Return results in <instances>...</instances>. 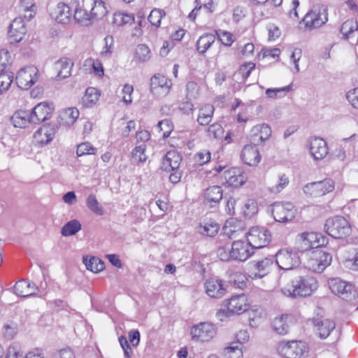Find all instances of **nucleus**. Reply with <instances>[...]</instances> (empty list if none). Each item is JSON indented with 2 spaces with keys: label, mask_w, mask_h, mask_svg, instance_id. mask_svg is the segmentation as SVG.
I'll use <instances>...</instances> for the list:
<instances>
[{
  "label": "nucleus",
  "mask_w": 358,
  "mask_h": 358,
  "mask_svg": "<svg viewBox=\"0 0 358 358\" xmlns=\"http://www.w3.org/2000/svg\"><path fill=\"white\" fill-rule=\"evenodd\" d=\"M329 287L331 291H351L353 285L342 280L339 278H333L328 280Z\"/></svg>",
  "instance_id": "58836bf2"
},
{
  "label": "nucleus",
  "mask_w": 358,
  "mask_h": 358,
  "mask_svg": "<svg viewBox=\"0 0 358 358\" xmlns=\"http://www.w3.org/2000/svg\"><path fill=\"white\" fill-rule=\"evenodd\" d=\"M157 127L160 131H163V137L167 138L170 136L171 132L172 131L173 124L170 120L165 119L158 122Z\"/></svg>",
  "instance_id": "69168bd1"
},
{
  "label": "nucleus",
  "mask_w": 358,
  "mask_h": 358,
  "mask_svg": "<svg viewBox=\"0 0 358 358\" xmlns=\"http://www.w3.org/2000/svg\"><path fill=\"white\" fill-rule=\"evenodd\" d=\"M324 310L321 308H317L315 316L312 319L315 331L321 338H326L331 331L335 329L334 321L329 319H324Z\"/></svg>",
  "instance_id": "6e6552de"
},
{
  "label": "nucleus",
  "mask_w": 358,
  "mask_h": 358,
  "mask_svg": "<svg viewBox=\"0 0 358 358\" xmlns=\"http://www.w3.org/2000/svg\"><path fill=\"white\" fill-rule=\"evenodd\" d=\"M10 62L11 57L10 52L5 49L0 50V72L6 71Z\"/></svg>",
  "instance_id": "680f3d73"
},
{
  "label": "nucleus",
  "mask_w": 358,
  "mask_h": 358,
  "mask_svg": "<svg viewBox=\"0 0 358 358\" xmlns=\"http://www.w3.org/2000/svg\"><path fill=\"white\" fill-rule=\"evenodd\" d=\"M275 262L278 267L283 270H291L297 267L300 263V257L295 249L282 248L275 254Z\"/></svg>",
  "instance_id": "39448f33"
},
{
  "label": "nucleus",
  "mask_w": 358,
  "mask_h": 358,
  "mask_svg": "<svg viewBox=\"0 0 358 358\" xmlns=\"http://www.w3.org/2000/svg\"><path fill=\"white\" fill-rule=\"evenodd\" d=\"M51 15L57 22L66 24L70 22L72 14L70 7L67 4L60 2L52 11Z\"/></svg>",
  "instance_id": "393cba45"
},
{
  "label": "nucleus",
  "mask_w": 358,
  "mask_h": 358,
  "mask_svg": "<svg viewBox=\"0 0 358 358\" xmlns=\"http://www.w3.org/2000/svg\"><path fill=\"white\" fill-rule=\"evenodd\" d=\"M224 177L226 182L232 187H239L245 183V177L241 173V171L237 169H231L225 171Z\"/></svg>",
  "instance_id": "bb28decb"
},
{
  "label": "nucleus",
  "mask_w": 358,
  "mask_h": 358,
  "mask_svg": "<svg viewBox=\"0 0 358 358\" xmlns=\"http://www.w3.org/2000/svg\"><path fill=\"white\" fill-rule=\"evenodd\" d=\"M224 353L229 358H242L241 345L238 343H231L229 346L224 348Z\"/></svg>",
  "instance_id": "49530a36"
},
{
  "label": "nucleus",
  "mask_w": 358,
  "mask_h": 358,
  "mask_svg": "<svg viewBox=\"0 0 358 358\" xmlns=\"http://www.w3.org/2000/svg\"><path fill=\"white\" fill-rule=\"evenodd\" d=\"M214 113V107L210 104H206L201 107L199 112L197 122L201 125H207L211 120Z\"/></svg>",
  "instance_id": "2f4dec72"
},
{
  "label": "nucleus",
  "mask_w": 358,
  "mask_h": 358,
  "mask_svg": "<svg viewBox=\"0 0 358 358\" xmlns=\"http://www.w3.org/2000/svg\"><path fill=\"white\" fill-rule=\"evenodd\" d=\"M146 146L144 144L136 146L132 151V158L136 162H145L147 156L145 154Z\"/></svg>",
  "instance_id": "864d4df0"
},
{
  "label": "nucleus",
  "mask_w": 358,
  "mask_h": 358,
  "mask_svg": "<svg viewBox=\"0 0 358 358\" xmlns=\"http://www.w3.org/2000/svg\"><path fill=\"white\" fill-rule=\"evenodd\" d=\"M306 266L316 273L322 272L331 264V256L322 249L312 250L306 253Z\"/></svg>",
  "instance_id": "f03ea898"
},
{
  "label": "nucleus",
  "mask_w": 358,
  "mask_h": 358,
  "mask_svg": "<svg viewBox=\"0 0 358 358\" xmlns=\"http://www.w3.org/2000/svg\"><path fill=\"white\" fill-rule=\"evenodd\" d=\"M241 159L245 164L253 166L260 162L261 155L255 145H246L242 150Z\"/></svg>",
  "instance_id": "a211bd4d"
},
{
  "label": "nucleus",
  "mask_w": 358,
  "mask_h": 358,
  "mask_svg": "<svg viewBox=\"0 0 358 358\" xmlns=\"http://www.w3.org/2000/svg\"><path fill=\"white\" fill-rule=\"evenodd\" d=\"M227 312L220 310L216 313L217 317L220 320H223V317L228 314H241L249 310L250 303L247 296L244 294H240L232 296L226 301Z\"/></svg>",
  "instance_id": "f257e3e1"
},
{
  "label": "nucleus",
  "mask_w": 358,
  "mask_h": 358,
  "mask_svg": "<svg viewBox=\"0 0 358 358\" xmlns=\"http://www.w3.org/2000/svg\"><path fill=\"white\" fill-rule=\"evenodd\" d=\"M334 189V182L331 179L313 182L306 185L303 190L304 193L310 196H322Z\"/></svg>",
  "instance_id": "1a4fd4ad"
},
{
  "label": "nucleus",
  "mask_w": 358,
  "mask_h": 358,
  "mask_svg": "<svg viewBox=\"0 0 358 358\" xmlns=\"http://www.w3.org/2000/svg\"><path fill=\"white\" fill-rule=\"evenodd\" d=\"M215 334L214 326L208 322H201L194 326L191 329L192 339L197 341H208L215 336Z\"/></svg>",
  "instance_id": "ddd939ff"
},
{
  "label": "nucleus",
  "mask_w": 358,
  "mask_h": 358,
  "mask_svg": "<svg viewBox=\"0 0 358 358\" xmlns=\"http://www.w3.org/2000/svg\"><path fill=\"white\" fill-rule=\"evenodd\" d=\"M134 20V17L131 15L122 13H115L113 17V23L117 26L131 23Z\"/></svg>",
  "instance_id": "13d9d810"
},
{
  "label": "nucleus",
  "mask_w": 358,
  "mask_h": 358,
  "mask_svg": "<svg viewBox=\"0 0 358 358\" xmlns=\"http://www.w3.org/2000/svg\"><path fill=\"white\" fill-rule=\"evenodd\" d=\"M56 128L53 125H44L38 129L34 134L36 143L45 145L50 143L55 137Z\"/></svg>",
  "instance_id": "aec40b11"
},
{
  "label": "nucleus",
  "mask_w": 358,
  "mask_h": 358,
  "mask_svg": "<svg viewBox=\"0 0 358 358\" xmlns=\"http://www.w3.org/2000/svg\"><path fill=\"white\" fill-rule=\"evenodd\" d=\"M271 128L266 124L255 125L251 130V141L255 145L262 143L271 137Z\"/></svg>",
  "instance_id": "f3484780"
},
{
  "label": "nucleus",
  "mask_w": 358,
  "mask_h": 358,
  "mask_svg": "<svg viewBox=\"0 0 358 358\" xmlns=\"http://www.w3.org/2000/svg\"><path fill=\"white\" fill-rule=\"evenodd\" d=\"M83 262L87 269L93 273L101 271L105 266L104 262L96 257H90V258L84 257Z\"/></svg>",
  "instance_id": "f704fd0d"
},
{
  "label": "nucleus",
  "mask_w": 358,
  "mask_h": 358,
  "mask_svg": "<svg viewBox=\"0 0 358 358\" xmlns=\"http://www.w3.org/2000/svg\"><path fill=\"white\" fill-rule=\"evenodd\" d=\"M73 18L76 22L83 26H89L93 23L90 13H88L85 9L79 5L76 8Z\"/></svg>",
  "instance_id": "473e14b6"
},
{
  "label": "nucleus",
  "mask_w": 358,
  "mask_h": 358,
  "mask_svg": "<svg viewBox=\"0 0 358 358\" xmlns=\"http://www.w3.org/2000/svg\"><path fill=\"white\" fill-rule=\"evenodd\" d=\"M272 214L276 222H287L294 217L295 210L291 203H275L273 206Z\"/></svg>",
  "instance_id": "9b49d317"
},
{
  "label": "nucleus",
  "mask_w": 358,
  "mask_h": 358,
  "mask_svg": "<svg viewBox=\"0 0 358 358\" xmlns=\"http://www.w3.org/2000/svg\"><path fill=\"white\" fill-rule=\"evenodd\" d=\"M341 33L343 37L355 43L358 41V24L354 20H348L343 23L341 27Z\"/></svg>",
  "instance_id": "b1692460"
},
{
  "label": "nucleus",
  "mask_w": 358,
  "mask_h": 358,
  "mask_svg": "<svg viewBox=\"0 0 358 358\" xmlns=\"http://www.w3.org/2000/svg\"><path fill=\"white\" fill-rule=\"evenodd\" d=\"M100 94L94 87H88L81 99V104L85 108L94 106L99 100Z\"/></svg>",
  "instance_id": "7c9ffc66"
},
{
  "label": "nucleus",
  "mask_w": 358,
  "mask_h": 358,
  "mask_svg": "<svg viewBox=\"0 0 358 358\" xmlns=\"http://www.w3.org/2000/svg\"><path fill=\"white\" fill-rule=\"evenodd\" d=\"M206 291H220L225 289L222 281L217 278H210L205 282Z\"/></svg>",
  "instance_id": "8fccbe9b"
},
{
  "label": "nucleus",
  "mask_w": 358,
  "mask_h": 358,
  "mask_svg": "<svg viewBox=\"0 0 358 358\" xmlns=\"http://www.w3.org/2000/svg\"><path fill=\"white\" fill-rule=\"evenodd\" d=\"M135 57L141 62L147 61L150 58V50L148 47L143 44L137 45L135 52Z\"/></svg>",
  "instance_id": "5fc2aeb1"
},
{
  "label": "nucleus",
  "mask_w": 358,
  "mask_h": 358,
  "mask_svg": "<svg viewBox=\"0 0 358 358\" xmlns=\"http://www.w3.org/2000/svg\"><path fill=\"white\" fill-rule=\"evenodd\" d=\"M328 20L327 8L324 6L315 7L306 14L303 19V23L306 30H312L319 28Z\"/></svg>",
  "instance_id": "423d86ee"
},
{
  "label": "nucleus",
  "mask_w": 358,
  "mask_h": 358,
  "mask_svg": "<svg viewBox=\"0 0 358 358\" xmlns=\"http://www.w3.org/2000/svg\"><path fill=\"white\" fill-rule=\"evenodd\" d=\"M87 206L93 213L101 215L103 214V208L99 205L96 196L94 194H90L87 199Z\"/></svg>",
  "instance_id": "09e8293b"
},
{
  "label": "nucleus",
  "mask_w": 358,
  "mask_h": 358,
  "mask_svg": "<svg viewBox=\"0 0 358 358\" xmlns=\"http://www.w3.org/2000/svg\"><path fill=\"white\" fill-rule=\"evenodd\" d=\"M38 79V70L34 66H29L21 69L16 76V83L19 87L27 90Z\"/></svg>",
  "instance_id": "9d476101"
},
{
  "label": "nucleus",
  "mask_w": 358,
  "mask_h": 358,
  "mask_svg": "<svg viewBox=\"0 0 358 358\" xmlns=\"http://www.w3.org/2000/svg\"><path fill=\"white\" fill-rule=\"evenodd\" d=\"M108 13L106 3L103 0H94L93 6L90 10L91 17L94 21L102 20Z\"/></svg>",
  "instance_id": "c756f323"
},
{
  "label": "nucleus",
  "mask_w": 358,
  "mask_h": 358,
  "mask_svg": "<svg viewBox=\"0 0 358 358\" xmlns=\"http://www.w3.org/2000/svg\"><path fill=\"white\" fill-rule=\"evenodd\" d=\"M326 232L335 238H342L350 233L348 220L341 216L329 218L324 224Z\"/></svg>",
  "instance_id": "20e7f679"
},
{
  "label": "nucleus",
  "mask_w": 358,
  "mask_h": 358,
  "mask_svg": "<svg viewBox=\"0 0 358 358\" xmlns=\"http://www.w3.org/2000/svg\"><path fill=\"white\" fill-rule=\"evenodd\" d=\"M273 263V259L268 257L255 262L253 264L254 273L252 275H254V278H263L270 272Z\"/></svg>",
  "instance_id": "a878e982"
},
{
  "label": "nucleus",
  "mask_w": 358,
  "mask_h": 358,
  "mask_svg": "<svg viewBox=\"0 0 358 358\" xmlns=\"http://www.w3.org/2000/svg\"><path fill=\"white\" fill-rule=\"evenodd\" d=\"M292 90V85L280 88H268L266 90L265 93L268 98H277L280 93L285 94Z\"/></svg>",
  "instance_id": "e2e57ef3"
},
{
  "label": "nucleus",
  "mask_w": 358,
  "mask_h": 358,
  "mask_svg": "<svg viewBox=\"0 0 358 358\" xmlns=\"http://www.w3.org/2000/svg\"><path fill=\"white\" fill-rule=\"evenodd\" d=\"M22 352L17 345H10L6 351L5 358H23Z\"/></svg>",
  "instance_id": "774afa93"
},
{
  "label": "nucleus",
  "mask_w": 358,
  "mask_h": 358,
  "mask_svg": "<svg viewBox=\"0 0 358 358\" xmlns=\"http://www.w3.org/2000/svg\"><path fill=\"white\" fill-rule=\"evenodd\" d=\"M96 149L89 142H85L78 145L76 154L78 157L85 155H94Z\"/></svg>",
  "instance_id": "4d7b16f0"
},
{
  "label": "nucleus",
  "mask_w": 358,
  "mask_h": 358,
  "mask_svg": "<svg viewBox=\"0 0 358 358\" xmlns=\"http://www.w3.org/2000/svg\"><path fill=\"white\" fill-rule=\"evenodd\" d=\"M21 8L24 11V17L27 20L32 19L36 14V5L31 0H21Z\"/></svg>",
  "instance_id": "a18cd8bd"
},
{
  "label": "nucleus",
  "mask_w": 358,
  "mask_h": 358,
  "mask_svg": "<svg viewBox=\"0 0 358 358\" xmlns=\"http://www.w3.org/2000/svg\"><path fill=\"white\" fill-rule=\"evenodd\" d=\"M207 136L210 138L220 139L222 138L224 134V129L222 125L218 123L210 124L207 130Z\"/></svg>",
  "instance_id": "de8ad7c7"
},
{
  "label": "nucleus",
  "mask_w": 358,
  "mask_h": 358,
  "mask_svg": "<svg viewBox=\"0 0 358 358\" xmlns=\"http://www.w3.org/2000/svg\"><path fill=\"white\" fill-rule=\"evenodd\" d=\"M248 314L250 326L252 328H257L262 322L265 312L262 308L255 307L250 310Z\"/></svg>",
  "instance_id": "72a5a7b5"
},
{
  "label": "nucleus",
  "mask_w": 358,
  "mask_h": 358,
  "mask_svg": "<svg viewBox=\"0 0 358 358\" xmlns=\"http://www.w3.org/2000/svg\"><path fill=\"white\" fill-rule=\"evenodd\" d=\"M11 122L15 127L25 128L31 122V113L27 110H18L11 117Z\"/></svg>",
  "instance_id": "c85d7f7f"
},
{
  "label": "nucleus",
  "mask_w": 358,
  "mask_h": 358,
  "mask_svg": "<svg viewBox=\"0 0 358 358\" xmlns=\"http://www.w3.org/2000/svg\"><path fill=\"white\" fill-rule=\"evenodd\" d=\"M278 353L285 358H302L307 355L308 348L302 341L280 342L278 345Z\"/></svg>",
  "instance_id": "7ed1b4c3"
},
{
  "label": "nucleus",
  "mask_w": 358,
  "mask_h": 358,
  "mask_svg": "<svg viewBox=\"0 0 358 358\" xmlns=\"http://www.w3.org/2000/svg\"><path fill=\"white\" fill-rule=\"evenodd\" d=\"M166 15V13L164 10L159 8H154L150 13L148 16V20L150 22L158 27L160 26L161 20L163 17Z\"/></svg>",
  "instance_id": "3c124183"
},
{
  "label": "nucleus",
  "mask_w": 358,
  "mask_h": 358,
  "mask_svg": "<svg viewBox=\"0 0 358 358\" xmlns=\"http://www.w3.org/2000/svg\"><path fill=\"white\" fill-rule=\"evenodd\" d=\"M289 182L288 176L285 173H280L278 176L276 183L269 187L268 189L271 193H280L288 185Z\"/></svg>",
  "instance_id": "37998d69"
},
{
  "label": "nucleus",
  "mask_w": 358,
  "mask_h": 358,
  "mask_svg": "<svg viewBox=\"0 0 358 358\" xmlns=\"http://www.w3.org/2000/svg\"><path fill=\"white\" fill-rule=\"evenodd\" d=\"M304 236H308L313 247V250L321 249V246L325 245L326 238L322 234L315 232H304Z\"/></svg>",
  "instance_id": "c03bdc74"
},
{
  "label": "nucleus",
  "mask_w": 358,
  "mask_h": 358,
  "mask_svg": "<svg viewBox=\"0 0 358 358\" xmlns=\"http://www.w3.org/2000/svg\"><path fill=\"white\" fill-rule=\"evenodd\" d=\"M211 154L209 150H203L194 155L195 162L199 165H203L210 162Z\"/></svg>",
  "instance_id": "0e129e2a"
},
{
  "label": "nucleus",
  "mask_w": 358,
  "mask_h": 358,
  "mask_svg": "<svg viewBox=\"0 0 358 358\" xmlns=\"http://www.w3.org/2000/svg\"><path fill=\"white\" fill-rule=\"evenodd\" d=\"M81 229V224L77 220H73L66 223L62 228L61 234L63 236L75 235Z\"/></svg>",
  "instance_id": "ea45409f"
},
{
  "label": "nucleus",
  "mask_w": 358,
  "mask_h": 358,
  "mask_svg": "<svg viewBox=\"0 0 358 358\" xmlns=\"http://www.w3.org/2000/svg\"><path fill=\"white\" fill-rule=\"evenodd\" d=\"M79 116V111L74 108H69L64 110L60 117L66 126L72 125Z\"/></svg>",
  "instance_id": "79ce46f5"
},
{
  "label": "nucleus",
  "mask_w": 358,
  "mask_h": 358,
  "mask_svg": "<svg viewBox=\"0 0 358 358\" xmlns=\"http://www.w3.org/2000/svg\"><path fill=\"white\" fill-rule=\"evenodd\" d=\"M239 204L241 205V213L245 217H251L258 211L257 203L253 199H246L244 201L239 202Z\"/></svg>",
  "instance_id": "c9c22d12"
},
{
  "label": "nucleus",
  "mask_w": 358,
  "mask_h": 358,
  "mask_svg": "<svg viewBox=\"0 0 358 358\" xmlns=\"http://www.w3.org/2000/svg\"><path fill=\"white\" fill-rule=\"evenodd\" d=\"M232 260L244 262L254 252L248 241H236L231 245Z\"/></svg>",
  "instance_id": "4468645a"
},
{
  "label": "nucleus",
  "mask_w": 358,
  "mask_h": 358,
  "mask_svg": "<svg viewBox=\"0 0 358 358\" xmlns=\"http://www.w3.org/2000/svg\"><path fill=\"white\" fill-rule=\"evenodd\" d=\"M53 108L50 104L42 102L37 104L31 113V122L33 124H39L48 120L51 117Z\"/></svg>",
  "instance_id": "dca6fc26"
},
{
  "label": "nucleus",
  "mask_w": 358,
  "mask_h": 358,
  "mask_svg": "<svg viewBox=\"0 0 358 358\" xmlns=\"http://www.w3.org/2000/svg\"><path fill=\"white\" fill-rule=\"evenodd\" d=\"M216 35L222 43L226 46H231L234 42V35L229 31L219 29L216 31Z\"/></svg>",
  "instance_id": "6e6d98bb"
},
{
  "label": "nucleus",
  "mask_w": 358,
  "mask_h": 358,
  "mask_svg": "<svg viewBox=\"0 0 358 358\" xmlns=\"http://www.w3.org/2000/svg\"><path fill=\"white\" fill-rule=\"evenodd\" d=\"M293 291H315L318 288V282L313 276H296L290 281Z\"/></svg>",
  "instance_id": "2eb2a0df"
},
{
  "label": "nucleus",
  "mask_w": 358,
  "mask_h": 358,
  "mask_svg": "<svg viewBox=\"0 0 358 358\" xmlns=\"http://www.w3.org/2000/svg\"><path fill=\"white\" fill-rule=\"evenodd\" d=\"M310 151L315 159H322L328 154L327 143L321 138H314L310 141Z\"/></svg>",
  "instance_id": "5701e85b"
},
{
  "label": "nucleus",
  "mask_w": 358,
  "mask_h": 358,
  "mask_svg": "<svg viewBox=\"0 0 358 358\" xmlns=\"http://www.w3.org/2000/svg\"><path fill=\"white\" fill-rule=\"evenodd\" d=\"M215 41V36L213 34H205L201 36L197 41V50L200 53H205Z\"/></svg>",
  "instance_id": "a19ab883"
},
{
  "label": "nucleus",
  "mask_w": 358,
  "mask_h": 358,
  "mask_svg": "<svg viewBox=\"0 0 358 358\" xmlns=\"http://www.w3.org/2000/svg\"><path fill=\"white\" fill-rule=\"evenodd\" d=\"M297 241L299 243L298 250L304 252L311 251L313 250V247L310 243V241H308V236H304V232L298 235Z\"/></svg>",
  "instance_id": "052dcab7"
},
{
  "label": "nucleus",
  "mask_w": 358,
  "mask_h": 358,
  "mask_svg": "<svg viewBox=\"0 0 358 358\" xmlns=\"http://www.w3.org/2000/svg\"><path fill=\"white\" fill-rule=\"evenodd\" d=\"M73 66V63L67 57H63L57 61L55 64V69L57 71V77L60 79L69 77Z\"/></svg>",
  "instance_id": "cd10ccee"
},
{
  "label": "nucleus",
  "mask_w": 358,
  "mask_h": 358,
  "mask_svg": "<svg viewBox=\"0 0 358 358\" xmlns=\"http://www.w3.org/2000/svg\"><path fill=\"white\" fill-rule=\"evenodd\" d=\"M182 161L181 156L175 150L168 152L162 161L161 169L166 172L178 169Z\"/></svg>",
  "instance_id": "6ab92c4d"
},
{
  "label": "nucleus",
  "mask_w": 358,
  "mask_h": 358,
  "mask_svg": "<svg viewBox=\"0 0 358 358\" xmlns=\"http://www.w3.org/2000/svg\"><path fill=\"white\" fill-rule=\"evenodd\" d=\"M222 198V189L220 186L214 185L208 187L205 192V199L208 203H217Z\"/></svg>",
  "instance_id": "e433bc0d"
},
{
  "label": "nucleus",
  "mask_w": 358,
  "mask_h": 358,
  "mask_svg": "<svg viewBox=\"0 0 358 358\" xmlns=\"http://www.w3.org/2000/svg\"><path fill=\"white\" fill-rule=\"evenodd\" d=\"M271 238L269 231L264 227H253L247 233V241L253 250L266 246Z\"/></svg>",
  "instance_id": "0eeeda50"
},
{
  "label": "nucleus",
  "mask_w": 358,
  "mask_h": 358,
  "mask_svg": "<svg viewBox=\"0 0 358 358\" xmlns=\"http://www.w3.org/2000/svg\"><path fill=\"white\" fill-rule=\"evenodd\" d=\"M13 289L14 291H23L27 289H38V287L34 283L30 282L25 279H21L15 284Z\"/></svg>",
  "instance_id": "338daca9"
},
{
  "label": "nucleus",
  "mask_w": 358,
  "mask_h": 358,
  "mask_svg": "<svg viewBox=\"0 0 358 358\" xmlns=\"http://www.w3.org/2000/svg\"><path fill=\"white\" fill-rule=\"evenodd\" d=\"M27 32L24 20L19 17L13 20L10 25L8 35L15 42H20Z\"/></svg>",
  "instance_id": "412c9836"
},
{
  "label": "nucleus",
  "mask_w": 358,
  "mask_h": 358,
  "mask_svg": "<svg viewBox=\"0 0 358 358\" xmlns=\"http://www.w3.org/2000/svg\"><path fill=\"white\" fill-rule=\"evenodd\" d=\"M172 87V82L163 75L155 74L150 80V91L158 96L167 95Z\"/></svg>",
  "instance_id": "f8f14e48"
},
{
  "label": "nucleus",
  "mask_w": 358,
  "mask_h": 358,
  "mask_svg": "<svg viewBox=\"0 0 358 358\" xmlns=\"http://www.w3.org/2000/svg\"><path fill=\"white\" fill-rule=\"evenodd\" d=\"M13 74L8 70L0 72V91L8 89L13 82Z\"/></svg>",
  "instance_id": "603ef678"
},
{
  "label": "nucleus",
  "mask_w": 358,
  "mask_h": 358,
  "mask_svg": "<svg viewBox=\"0 0 358 358\" xmlns=\"http://www.w3.org/2000/svg\"><path fill=\"white\" fill-rule=\"evenodd\" d=\"M220 229V226L217 223L213 221H208L201 224L198 228V231L200 234L203 236L213 237L215 236Z\"/></svg>",
  "instance_id": "4c0bfd02"
},
{
  "label": "nucleus",
  "mask_w": 358,
  "mask_h": 358,
  "mask_svg": "<svg viewBox=\"0 0 358 358\" xmlns=\"http://www.w3.org/2000/svg\"><path fill=\"white\" fill-rule=\"evenodd\" d=\"M293 321L294 317L291 315H282L273 320L272 327L276 333L285 335L289 332L291 325L293 324Z\"/></svg>",
  "instance_id": "4be33fe9"
},
{
  "label": "nucleus",
  "mask_w": 358,
  "mask_h": 358,
  "mask_svg": "<svg viewBox=\"0 0 358 358\" xmlns=\"http://www.w3.org/2000/svg\"><path fill=\"white\" fill-rule=\"evenodd\" d=\"M105 45L101 52L102 57H110L114 50V40L112 36H106L104 38Z\"/></svg>",
  "instance_id": "bf43d9fd"
}]
</instances>
